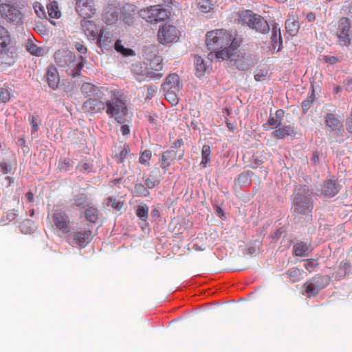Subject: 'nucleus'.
Wrapping results in <instances>:
<instances>
[{"instance_id":"f257e3e1","label":"nucleus","mask_w":352,"mask_h":352,"mask_svg":"<svg viewBox=\"0 0 352 352\" xmlns=\"http://www.w3.org/2000/svg\"><path fill=\"white\" fill-rule=\"evenodd\" d=\"M206 44L208 50H212L208 56L221 60L230 58L232 50H236L238 47L235 37L225 29L208 32L206 34Z\"/></svg>"},{"instance_id":"f03ea898","label":"nucleus","mask_w":352,"mask_h":352,"mask_svg":"<svg viewBox=\"0 0 352 352\" xmlns=\"http://www.w3.org/2000/svg\"><path fill=\"white\" fill-rule=\"evenodd\" d=\"M106 104V113L109 117L120 124L125 122L128 114V107L125 100L113 95L109 100H107Z\"/></svg>"},{"instance_id":"7ed1b4c3","label":"nucleus","mask_w":352,"mask_h":352,"mask_svg":"<svg viewBox=\"0 0 352 352\" xmlns=\"http://www.w3.org/2000/svg\"><path fill=\"white\" fill-rule=\"evenodd\" d=\"M239 20L243 24L261 33H266L270 30V26L266 20L261 16L254 13L250 10L239 12Z\"/></svg>"},{"instance_id":"20e7f679","label":"nucleus","mask_w":352,"mask_h":352,"mask_svg":"<svg viewBox=\"0 0 352 352\" xmlns=\"http://www.w3.org/2000/svg\"><path fill=\"white\" fill-rule=\"evenodd\" d=\"M170 12L160 5L150 6L140 10V16L151 23H157L168 18Z\"/></svg>"},{"instance_id":"39448f33","label":"nucleus","mask_w":352,"mask_h":352,"mask_svg":"<svg viewBox=\"0 0 352 352\" xmlns=\"http://www.w3.org/2000/svg\"><path fill=\"white\" fill-rule=\"evenodd\" d=\"M181 35L180 31L173 25L166 23L160 27L157 32V39L162 44L176 43Z\"/></svg>"},{"instance_id":"423d86ee","label":"nucleus","mask_w":352,"mask_h":352,"mask_svg":"<svg viewBox=\"0 0 352 352\" xmlns=\"http://www.w3.org/2000/svg\"><path fill=\"white\" fill-rule=\"evenodd\" d=\"M51 218L52 226L67 234L70 231V220L68 214L62 209H54L48 219Z\"/></svg>"},{"instance_id":"0eeeda50","label":"nucleus","mask_w":352,"mask_h":352,"mask_svg":"<svg viewBox=\"0 0 352 352\" xmlns=\"http://www.w3.org/2000/svg\"><path fill=\"white\" fill-rule=\"evenodd\" d=\"M351 22L347 17H342L338 21V26L336 32L338 42L343 46H349L351 43L350 36Z\"/></svg>"},{"instance_id":"6e6552de","label":"nucleus","mask_w":352,"mask_h":352,"mask_svg":"<svg viewBox=\"0 0 352 352\" xmlns=\"http://www.w3.org/2000/svg\"><path fill=\"white\" fill-rule=\"evenodd\" d=\"M107 100L104 98V94L100 93V96L87 99L82 104L85 111L90 113H98L106 109Z\"/></svg>"},{"instance_id":"1a4fd4ad","label":"nucleus","mask_w":352,"mask_h":352,"mask_svg":"<svg viewBox=\"0 0 352 352\" xmlns=\"http://www.w3.org/2000/svg\"><path fill=\"white\" fill-rule=\"evenodd\" d=\"M75 11L82 19H90L96 13L94 0H75Z\"/></svg>"},{"instance_id":"9d476101","label":"nucleus","mask_w":352,"mask_h":352,"mask_svg":"<svg viewBox=\"0 0 352 352\" xmlns=\"http://www.w3.org/2000/svg\"><path fill=\"white\" fill-rule=\"evenodd\" d=\"M184 149L175 151L173 149L167 150L162 153L160 160V167L166 172L169 167L173 164L177 160H182L184 157Z\"/></svg>"},{"instance_id":"9b49d317","label":"nucleus","mask_w":352,"mask_h":352,"mask_svg":"<svg viewBox=\"0 0 352 352\" xmlns=\"http://www.w3.org/2000/svg\"><path fill=\"white\" fill-rule=\"evenodd\" d=\"M150 65L151 69L146 68L144 77L138 78V81L158 80L163 76V74L159 72L163 67L162 59L160 57L155 58L151 60Z\"/></svg>"},{"instance_id":"f8f14e48","label":"nucleus","mask_w":352,"mask_h":352,"mask_svg":"<svg viewBox=\"0 0 352 352\" xmlns=\"http://www.w3.org/2000/svg\"><path fill=\"white\" fill-rule=\"evenodd\" d=\"M227 60L234 61L236 68L239 70H246L254 65L253 60L250 56L236 50H232V56Z\"/></svg>"},{"instance_id":"ddd939ff","label":"nucleus","mask_w":352,"mask_h":352,"mask_svg":"<svg viewBox=\"0 0 352 352\" xmlns=\"http://www.w3.org/2000/svg\"><path fill=\"white\" fill-rule=\"evenodd\" d=\"M325 286L324 278L322 276H315L310 281L304 284L305 294L308 298L315 296Z\"/></svg>"},{"instance_id":"4468645a","label":"nucleus","mask_w":352,"mask_h":352,"mask_svg":"<svg viewBox=\"0 0 352 352\" xmlns=\"http://www.w3.org/2000/svg\"><path fill=\"white\" fill-rule=\"evenodd\" d=\"M94 236V234H92L90 225H89L88 228H85L83 230L74 232V240L76 244L82 248H85L91 241Z\"/></svg>"},{"instance_id":"2eb2a0df","label":"nucleus","mask_w":352,"mask_h":352,"mask_svg":"<svg viewBox=\"0 0 352 352\" xmlns=\"http://www.w3.org/2000/svg\"><path fill=\"white\" fill-rule=\"evenodd\" d=\"M81 28L87 37L96 39L99 36L100 30H98L96 25L91 21L83 19L80 22Z\"/></svg>"},{"instance_id":"dca6fc26","label":"nucleus","mask_w":352,"mask_h":352,"mask_svg":"<svg viewBox=\"0 0 352 352\" xmlns=\"http://www.w3.org/2000/svg\"><path fill=\"white\" fill-rule=\"evenodd\" d=\"M10 43V38L8 31L3 26L0 25V58L2 57V60H0V61L1 63L8 64V62L3 60V58L4 55H7V47Z\"/></svg>"},{"instance_id":"f3484780","label":"nucleus","mask_w":352,"mask_h":352,"mask_svg":"<svg viewBox=\"0 0 352 352\" xmlns=\"http://www.w3.org/2000/svg\"><path fill=\"white\" fill-rule=\"evenodd\" d=\"M340 190V186L336 183V182L333 180H326L322 186L321 193L324 197H332L336 195L339 192Z\"/></svg>"},{"instance_id":"a211bd4d","label":"nucleus","mask_w":352,"mask_h":352,"mask_svg":"<svg viewBox=\"0 0 352 352\" xmlns=\"http://www.w3.org/2000/svg\"><path fill=\"white\" fill-rule=\"evenodd\" d=\"M179 76L176 74H170L162 85L163 90L180 91L182 89Z\"/></svg>"},{"instance_id":"6ab92c4d","label":"nucleus","mask_w":352,"mask_h":352,"mask_svg":"<svg viewBox=\"0 0 352 352\" xmlns=\"http://www.w3.org/2000/svg\"><path fill=\"white\" fill-rule=\"evenodd\" d=\"M1 15L8 21H14L19 16L20 12L10 4H1L0 6Z\"/></svg>"},{"instance_id":"aec40b11","label":"nucleus","mask_w":352,"mask_h":352,"mask_svg":"<svg viewBox=\"0 0 352 352\" xmlns=\"http://www.w3.org/2000/svg\"><path fill=\"white\" fill-rule=\"evenodd\" d=\"M114 159L117 163L123 164L124 165L128 162V166L130 167L131 160H133L135 162V157L133 154L131 153L129 147L124 145L121 148L120 153L115 155Z\"/></svg>"},{"instance_id":"412c9836","label":"nucleus","mask_w":352,"mask_h":352,"mask_svg":"<svg viewBox=\"0 0 352 352\" xmlns=\"http://www.w3.org/2000/svg\"><path fill=\"white\" fill-rule=\"evenodd\" d=\"M80 91L85 97L90 98L96 97V96H100V93L102 92V88H99L89 82H85L82 85Z\"/></svg>"},{"instance_id":"4be33fe9","label":"nucleus","mask_w":352,"mask_h":352,"mask_svg":"<svg viewBox=\"0 0 352 352\" xmlns=\"http://www.w3.org/2000/svg\"><path fill=\"white\" fill-rule=\"evenodd\" d=\"M295 135V130L292 125H285L276 129L272 132V136L277 139H284L287 136Z\"/></svg>"},{"instance_id":"5701e85b","label":"nucleus","mask_w":352,"mask_h":352,"mask_svg":"<svg viewBox=\"0 0 352 352\" xmlns=\"http://www.w3.org/2000/svg\"><path fill=\"white\" fill-rule=\"evenodd\" d=\"M285 28L291 36H295L300 29L298 17L292 15L285 22Z\"/></svg>"},{"instance_id":"b1692460","label":"nucleus","mask_w":352,"mask_h":352,"mask_svg":"<svg viewBox=\"0 0 352 352\" xmlns=\"http://www.w3.org/2000/svg\"><path fill=\"white\" fill-rule=\"evenodd\" d=\"M271 42L274 50L277 48V51H280L282 47L283 38L281 36L280 29L276 25L272 28Z\"/></svg>"},{"instance_id":"393cba45","label":"nucleus","mask_w":352,"mask_h":352,"mask_svg":"<svg viewBox=\"0 0 352 352\" xmlns=\"http://www.w3.org/2000/svg\"><path fill=\"white\" fill-rule=\"evenodd\" d=\"M72 54L66 51H58L55 53L56 63L60 67H65L72 58Z\"/></svg>"},{"instance_id":"a878e982","label":"nucleus","mask_w":352,"mask_h":352,"mask_svg":"<svg viewBox=\"0 0 352 352\" xmlns=\"http://www.w3.org/2000/svg\"><path fill=\"white\" fill-rule=\"evenodd\" d=\"M47 80L49 86L53 89H56L59 84V76L58 74V72L56 68L50 67L47 70Z\"/></svg>"},{"instance_id":"bb28decb","label":"nucleus","mask_w":352,"mask_h":352,"mask_svg":"<svg viewBox=\"0 0 352 352\" xmlns=\"http://www.w3.org/2000/svg\"><path fill=\"white\" fill-rule=\"evenodd\" d=\"M325 123L331 131L340 130L342 125L341 122L333 113H328L325 116Z\"/></svg>"},{"instance_id":"cd10ccee","label":"nucleus","mask_w":352,"mask_h":352,"mask_svg":"<svg viewBox=\"0 0 352 352\" xmlns=\"http://www.w3.org/2000/svg\"><path fill=\"white\" fill-rule=\"evenodd\" d=\"M74 202L76 207L85 208L91 205L89 198L85 193H79L75 195Z\"/></svg>"},{"instance_id":"c85d7f7f","label":"nucleus","mask_w":352,"mask_h":352,"mask_svg":"<svg viewBox=\"0 0 352 352\" xmlns=\"http://www.w3.org/2000/svg\"><path fill=\"white\" fill-rule=\"evenodd\" d=\"M85 217L89 223H95L99 217V211L97 208L89 206L85 210Z\"/></svg>"},{"instance_id":"c756f323","label":"nucleus","mask_w":352,"mask_h":352,"mask_svg":"<svg viewBox=\"0 0 352 352\" xmlns=\"http://www.w3.org/2000/svg\"><path fill=\"white\" fill-rule=\"evenodd\" d=\"M283 116L284 111L278 109L275 113V118L270 117L266 124H269L272 129H276L281 124Z\"/></svg>"},{"instance_id":"7c9ffc66","label":"nucleus","mask_w":352,"mask_h":352,"mask_svg":"<svg viewBox=\"0 0 352 352\" xmlns=\"http://www.w3.org/2000/svg\"><path fill=\"white\" fill-rule=\"evenodd\" d=\"M293 252L297 256H307L309 254V246L305 242L300 241L294 245Z\"/></svg>"},{"instance_id":"2f4dec72","label":"nucleus","mask_w":352,"mask_h":352,"mask_svg":"<svg viewBox=\"0 0 352 352\" xmlns=\"http://www.w3.org/2000/svg\"><path fill=\"white\" fill-rule=\"evenodd\" d=\"M47 14L51 19H59L61 16V12L59 10L58 3L54 1L47 4Z\"/></svg>"},{"instance_id":"473e14b6","label":"nucleus","mask_w":352,"mask_h":352,"mask_svg":"<svg viewBox=\"0 0 352 352\" xmlns=\"http://www.w3.org/2000/svg\"><path fill=\"white\" fill-rule=\"evenodd\" d=\"M115 50L124 56H132L135 55L134 50L130 48H126L122 43V41L118 39L114 45Z\"/></svg>"},{"instance_id":"72a5a7b5","label":"nucleus","mask_w":352,"mask_h":352,"mask_svg":"<svg viewBox=\"0 0 352 352\" xmlns=\"http://www.w3.org/2000/svg\"><path fill=\"white\" fill-rule=\"evenodd\" d=\"M26 50L32 55L36 56H42L44 55L45 50L43 47H38L32 41H29L26 44Z\"/></svg>"},{"instance_id":"f704fd0d","label":"nucleus","mask_w":352,"mask_h":352,"mask_svg":"<svg viewBox=\"0 0 352 352\" xmlns=\"http://www.w3.org/2000/svg\"><path fill=\"white\" fill-rule=\"evenodd\" d=\"M210 146L208 144L204 145L201 149V162L200 163V166L202 168H206L210 162Z\"/></svg>"},{"instance_id":"c9c22d12","label":"nucleus","mask_w":352,"mask_h":352,"mask_svg":"<svg viewBox=\"0 0 352 352\" xmlns=\"http://www.w3.org/2000/svg\"><path fill=\"white\" fill-rule=\"evenodd\" d=\"M198 10L202 13H208L214 8V5L210 0H197Z\"/></svg>"},{"instance_id":"e433bc0d","label":"nucleus","mask_w":352,"mask_h":352,"mask_svg":"<svg viewBox=\"0 0 352 352\" xmlns=\"http://www.w3.org/2000/svg\"><path fill=\"white\" fill-rule=\"evenodd\" d=\"M146 64L141 62H138L133 64L131 71L136 75V79L138 80V78H143L146 70Z\"/></svg>"},{"instance_id":"4c0bfd02","label":"nucleus","mask_w":352,"mask_h":352,"mask_svg":"<svg viewBox=\"0 0 352 352\" xmlns=\"http://www.w3.org/2000/svg\"><path fill=\"white\" fill-rule=\"evenodd\" d=\"M74 166V162L69 157L60 158L58 162V168L60 171H69Z\"/></svg>"},{"instance_id":"58836bf2","label":"nucleus","mask_w":352,"mask_h":352,"mask_svg":"<svg viewBox=\"0 0 352 352\" xmlns=\"http://www.w3.org/2000/svg\"><path fill=\"white\" fill-rule=\"evenodd\" d=\"M93 164L89 160H82L76 166V170L80 173H91L93 170Z\"/></svg>"},{"instance_id":"ea45409f","label":"nucleus","mask_w":352,"mask_h":352,"mask_svg":"<svg viewBox=\"0 0 352 352\" xmlns=\"http://www.w3.org/2000/svg\"><path fill=\"white\" fill-rule=\"evenodd\" d=\"M160 182V179L157 175L153 171L145 180V184L148 188H153Z\"/></svg>"},{"instance_id":"a19ab883","label":"nucleus","mask_w":352,"mask_h":352,"mask_svg":"<svg viewBox=\"0 0 352 352\" xmlns=\"http://www.w3.org/2000/svg\"><path fill=\"white\" fill-rule=\"evenodd\" d=\"M134 191L135 195L138 197H148L150 195V192L147 190V187H146L142 183H137L134 186Z\"/></svg>"},{"instance_id":"79ce46f5","label":"nucleus","mask_w":352,"mask_h":352,"mask_svg":"<svg viewBox=\"0 0 352 352\" xmlns=\"http://www.w3.org/2000/svg\"><path fill=\"white\" fill-rule=\"evenodd\" d=\"M195 69L196 75L199 78L202 76L206 72V66L204 60L201 57H198L195 60Z\"/></svg>"},{"instance_id":"37998d69","label":"nucleus","mask_w":352,"mask_h":352,"mask_svg":"<svg viewBox=\"0 0 352 352\" xmlns=\"http://www.w3.org/2000/svg\"><path fill=\"white\" fill-rule=\"evenodd\" d=\"M98 44L100 47H107L111 43V37L109 34H105L104 31H100L98 38Z\"/></svg>"},{"instance_id":"c03bdc74","label":"nucleus","mask_w":352,"mask_h":352,"mask_svg":"<svg viewBox=\"0 0 352 352\" xmlns=\"http://www.w3.org/2000/svg\"><path fill=\"white\" fill-rule=\"evenodd\" d=\"M165 92V98L168 100L173 105H175L178 103L179 99L177 94L179 91H170V90H163Z\"/></svg>"},{"instance_id":"a18cd8bd","label":"nucleus","mask_w":352,"mask_h":352,"mask_svg":"<svg viewBox=\"0 0 352 352\" xmlns=\"http://www.w3.org/2000/svg\"><path fill=\"white\" fill-rule=\"evenodd\" d=\"M148 214V207L146 204L139 205L136 210V215L142 221H146Z\"/></svg>"},{"instance_id":"49530a36","label":"nucleus","mask_w":352,"mask_h":352,"mask_svg":"<svg viewBox=\"0 0 352 352\" xmlns=\"http://www.w3.org/2000/svg\"><path fill=\"white\" fill-rule=\"evenodd\" d=\"M152 157V153L150 150H144L141 152L139 158V162L144 166H148L150 164V160Z\"/></svg>"},{"instance_id":"de8ad7c7","label":"nucleus","mask_w":352,"mask_h":352,"mask_svg":"<svg viewBox=\"0 0 352 352\" xmlns=\"http://www.w3.org/2000/svg\"><path fill=\"white\" fill-rule=\"evenodd\" d=\"M107 205L111 206L116 210H120L124 205V202L116 198L110 197L107 199Z\"/></svg>"},{"instance_id":"09e8293b","label":"nucleus","mask_w":352,"mask_h":352,"mask_svg":"<svg viewBox=\"0 0 352 352\" xmlns=\"http://www.w3.org/2000/svg\"><path fill=\"white\" fill-rule=\"evenodd\" d=\"M250 173L247 171L239 175L236 182L239 186L250 185L251 184Z\"/></svg>"},{"instance_id":"8fccbe9b","label":"nucleus","mask_w":352,"mask_h":352,"mask_svg":"<svg viewBox=\"0 0 352 352\" xmlns=\"http://www.w3.org/2000/svg\"><path fill=\"white\" fill-rule=\"evenodd\" d=\"M35 13L41 19H47V14L44 7L38 2H35L33 5Z\"/></svg>"},{"instance_id":"3c124183","label":"nucleus","mask_w":352,"mask_h":352,"mask_svg":"<svg viewBox=\"0 0 352 352\" xmlns=\"http://www.w3.org/2000/svg\"><path fill=\"white\" fill-rule=\"evenodd\" d=\"M30 122L32 126V133H34L37 132L38 124L41 122V120L36 114H33L30 117Z\"/></svg>"},{"instance_id":"603ef678","label":"nucleus","mask_w":352,"mask_h":352,"mask_svg":"<svg viewBox=\"0 0 352 352\" xmlns=\"http://www.w3.org/2000/svg\"><path fill=\"white\" fill-rule=\"evenodd\" d=\"M263 162V159L259 157L257 154H254L250 162V166L252 168H257L258 167H261Z\"/></svg>"},{"instance_id":"864d4df0","label":"nucleus","mask_w":352,"mask_h":352,"mask_svg":"<svg viewBox=\"0 0 352 352\" xmlns=\"http://www.w3.org/2000/svg\"><path fill=\"white\" fill-rule=\"evenodd\" d=\"M111 10V8H109L103 15L104 20L107 23H111V22L116 21L118 18V15L116 14H113Z\"/></svg>"},{"instance_id":"5fc2aeb1","label":"nucleus","mask_w":352,"mask_h":352,"mask_svg":"<svg viewBox=\"0 0 352 352\" xmlns=\"http://www.w3.org/2000/svg\"><path fill=\"white\" fill-rule=\"evenodd\" d=\"M80 58L81 61L77 64V65L75 67L74 69L73 70V72L72 74L73 77L79 76L81 70L84 67V62L85 61V58L82 56H80Z\"/></svg>"},{"instance_id":"6e6d98bb","label":"nucleus","mask_w":352,"mask_h":352,"mask_svg":"<svg viewBox=\"0 0 352 352\" xmlns=\"http://www.w3.org/2000/svg\"><path fill=\"white\" fill-rule=\"evenodd\" d=\"M10 98V94L8 89L0 88V102H6Z\"/></svg>"},{"instance_id":"4d7b16f0","label":"nucleus","mask_w":352,"mask_h":352,"mask_svg":"<svg viewBox=\"0 0 352 352\" xmlns=\"http://www.w3.org/2000/svg\"><path fill=\"white\" fill-rule=\"evenodd\" d=\"M75 47L76 49V50L82 54H85L87 53V48L83 45V43L80 41H77V42H75Z\"/></svg>"},{"instance_id":"13d9d810","label":"nucleus","mask_w":352,"mask_h":352,"mask_svg":"<svg viewBox=\"0 0 352 352\" xmlns=\"http://www.w3.org/2000/svg\"><path fill=\"white\" fill-rule=\"evenodd\" d=\"M324 59L326 63L331 64V65L339 62L338 58L336 56H324Z\"/></svg>"},{"instance_id":"bf43d9fd","label":"nucleus","mask_w":352,"mask_h":352,"mask_svg":"<svg viewBox=\"0 0 352 352\" xmlns=\"http://www.w3.org/2000/svg\"><path fill=\"white\" fill-rule=\"evenodd\" d=\"M183 145H184V142L182 140V139H179L177 140H176L173 144V148H177V150H180V149H184L183 148Z\"/></svg>"},{"instance_id":"052dcab7","label":"nucleus","mask_w":352,"mask_h":352,"mask_svg":"<svg viewBox=\"0 0 352 352\" xmlns=\"http://www.w3.org/2000/svg\"><path fill=\"white\" fill-rule=\"evenodd\" d=\"M346 129L347 131L352 133V112L351 113L349 118L347 120Z\"/></svg>"},{"instance_id":"680f3d73","label":"nucleus","mask_w":352,"mask_h":352,"mask_svg":"<svg viewBox=\"0 0 352 352\" xmlns=\"http://www.w3.org/2000/svg\"><path fill=\"white\" fill-rule=\"evenodd\" d=\"M345 89L347 91H352V78L344 81Z\"/></svg>"},{"instance_id":"e2e57ef3","label":"nucleus","mask_w":352,"mask_h":352,"mask_svg":"<svg viewBox=\"0 0 352 352\" xmlns=\"http://www.w3.org/2000/svg\"><path fill=\"white\" fill-rule=\"evenodd\" d=\"M311 210V208H310V206H307V208H306V210H302L299 206H296L294 208V211L296 213H301V212L305 213L306 212H309Z\"/></svg>"},{"instance_id":"0e129e2a","label":"nucleus","mask_w":352,"mask_h":352,"mask_svg":"<svg viewBox=\"0 0 352 352\" xmlns=\"http://www.w3.org/2000/svg\"><path fill=\"white\" fill-rule=\"evenodd\" d=\"M120 131L123 135H126L130 133V129L127 124L122 125L121 126Z\"/></svg>"},{"instance_id":"69168bd1","label":"nucleus","mask_w":352,"mask_h":352,"mask_svg":"<svg viewBox=\"0 0 352 352\" xmlns=\"http://www.w3.org/2000/svg\"><path fill=\"white\" fill-rule=\"evenodd\" d=\"M306 18L309 21V22H312L314 21H315L316 19V15L313 12H309L307 14L306 16Z\"/></svg>"},{"instance_id":"338daca9","label":"nucleus","mask_w":352,"mask_h":352,"mask_svg":"<svg viewBox=\"0 0 352 352\" xmlns=\"http://www.w3.org/2000/svg\"><path fill=\"white\" fill-rule=\"evenodd\" d=\"M0 170L3 173H7V172H8V166H7V164H5V163L0 164Z\"/></svg>"},{"instance_id":"774afa93","label":"nucleus","mask_w":352,"mask_h":352,"mask_svg":"<svg viewBox=\"0 0 352 352\" xmlns=\"http://www.w3.org/2000/svg\"><path fill=\"white\" fill-rule=\"evenodd\" d=\"M192 249L196 251H204L206 248L196 243L193 245Z\"/></svg>"}]
</instances>
